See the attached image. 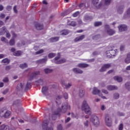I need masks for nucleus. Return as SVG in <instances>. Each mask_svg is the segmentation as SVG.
<instances>
[{"mask_svg":"<svg viewBox=\"0 0 130 130\" xmlns=\"http://www.w3.org/2000/svg\"><path fill=\"white\" fill-rule=\"evenodd\" d=\"M59 56L56 57L53 59L54 63H56V64H60L61 63H64V62H66V60L64 58L61 59L60 60H59Z\"/></svg>","mask_w":130,"mask_h":130,"instance_id":"nucleus-9","label":"nucleus"},{"mask_svg":"<svg viewBox=\"0 0 130 130\" xmlns=\"http://www.w3.org/2000/svg\"><path fill=\"white\" fill-rule=\"evenodd\" d=\"M73 86V83L72 82H69L68 84H66L65 89H70L71 87Z\"/></svg>","mask_w":130,"mask_h":130,"instance_id":"nucleus-40","label":"nucleus"},{"mask_svg":"<svg viewBox=\"0 0 130 130\" xmlns=\"http://www.w3.org/2000/svg\"><path fill=\"white\" fill-rule=\"evenodd\" d=\"M81 109L83 111H84L86 114L90 115L91 114V108H90V106L86 101H84L82 102Z\"/></svg>","mask_w":130,"mask_h":130,"instance_id":"nucleus-1","label":"nucleus"},{"mask_svg":"<svg viewBox=\"0 0 130 130\" xmlns=\"http://www.w3.org/2000/svg\"><path fill=\"white\" fill-rule=\"evenodd\" d=\"M114 80L119 82H122V78L119 76H115L114 77Z\"/></svg>","mask_w":130,"mask_h":130,"instance_id":"nucleus-33","label":"nucleus"},{"mask_svg":"<svg viewBox=\"0 0 130 130\" xmlns=\"http://www.w3.org/2000/svg\"><path fill=\"white\" fill-rule=\"evenodd\" d=\"M93 19V17L90 16L89 15H85L84 17V21H90V20H92Z\"/></svg>","mask_w":130,"mask_h":130,"instance_id":"nucleus-30","label":"nucleus"},{"mask_svg":"<svg viewBox=\"0 0 130 130\" xmlns=\"http://www.w3.org/2000/svg\"><path fill=\"white\" fill-rule=\"evenodd\" d=\"M84 38H85V35H81L79 37H77V38H76L75 39H74V41H75V42H78V41H81L83 40V39H84Z\"/></svg>","mask_w":130,"mask_h":130,"instance_id":"nucleus-20","label":"nucleus"},{"mask_svg":"<svg viewBox=\"0 0 130 130\" xmlns=\"http://www.w3.org/2000/svg\"><path fill=\"white\" fill-rule=\"evenodd\" d=\"M35 28L37 30H42L43 29L44 26L43 25L40 24V23H37L35 25Z\"/></svg>","mask_w":130,"mask_h":130,"instance_id":"nucleus-28","label":"nucleus"},{"mask_svg":"<svg viewBox=\"0 0 130 130\" xmlns=\"http://www.w3.org/2000/svg\"><path fill=\"white\" fill-rule=\"evenodd\" d=\"M42 92L44 95H47L48 94V88L47 86H44L42 88Z\"/></svg>","mask_w":130,"mask_h":130,"instance_id":"nucleus-18","label":"nucleus"},{"mask_svg":"<svg viewBox=\"0 0 130 130\" xmlns=\"http://www.w3.org/2000/svg\"><path fill=\"white\" fill-rule=\"evenodd\" d=\"M123 10H124V5H121L119 6L117 9V12L118 14H120V15H121L122 13H123Z\"/></svg>","mask_w":130,"mask_h":130,"instance_id":"nucleus-16","label":"nucleus"},{"mask_svg":"<svg viewBox=\"0 0 130 130\" xmlns=\"http://www.w3.org/2000/svg\"><path fill=\"white\" fill-rule=\"evenodd\" d=\"M22 54V52L21 51H15L13 53V55L15 56H20Z\"/></svg>","mask_w":130,"mask_h":130,"instance_id":"nucleus-36","label":"nucleus"},{"mask_svg":"<svg viewBox=\"0 0 130 130\" xmlns=\"http://www.w3.org/2000/svg\"><path fill=\"white\" fill-rule=\"evenodd\" d=\"M44 52V50L43 49H41L39 51H38L35 52V55H37L38 54H41V53H43Z\"/></svg>","mask_w":130,"mask_h":130,"instance_id":"nucleus-46","label":"nucleus"},{"mask_svg":"<svg viewBox=\"0 0 130 130\" xmlns=\"http://www.w3.org/2000/svg\"><path fill=\"white\" fill-rule=\"evenodd\" d=\"M55 56V53H50L48 54V57L49 58H52V57H54Z\"/></svg>","mask_w":130,"mask_h":130,"instance_id":"nucleus-49","label":"nucleus"},{"mask_svg":"<svg viewBox=\"0 0 130 130\" xmlns=\"http://www.w3.org/2000/svg\"><path fill=\"white\" fill-rule=\"evenodd\" d=\"M52 69H50L49 68H46L44 70L45 74H48L52 73Z\"/></svg>","mask_w":130,"mask_h":130,"instance_id":"nucleus-32","label":"nucleus"},{"mask_svg":"<svg viewBox=\"0 0 130 130\" xmlns=\"http://www.w3.org/2000/svg\"><path fill=\"white\" fill-rule=\"evenodd\" d=\"M61 84L62 85V86H66L67 85V83H66V80L64 79H61Z\"/></svg>","mask_w":130,"mask_h":130,"instance_id":"nucleus-52","label":"nucleus"},{"mask_svg":"<svg viewBox=\"0 0 130 130\" xmlns=\"http://www.w3.org/2000/svg\"><path fill=\"white\" fill-rule=\"evenodd\" d=\"M9 44L10 46H13V45H15V39H11L9 41Z\"/></svg>","mask_w":130,"mask_h":130,"instance_id":"nucleus-44","label":"nucleus"},{"mask_svg":"<svg viewBox=\"0 0 130 130\" xmlns=\"http://www.w3.org/2000/svg\"><path fill=\"white\" fill-rule=\"evenodd\" d=\"M27 67H28V65L26 63H22L20 65V68H21V69H25Z\"/></svg>","mask_w":130,"mask_h":130,"instance_id":"nucleus-47","label":"nucleus"},{"mask_svg":"<svg viewBox=\"0 0 130 130\" xmlns=\"http://www.w3.org/2000/svg\"><path fill=\"white\" fill-rule=\"evenodd\" d=\"M67 25H68L69 26H72V27H75L77 26V22L68 20L67 22Z\"/></svg>","mask_w":130,"mask_h":130,"instance_id":"nucleus-27","label":"nucleus"},{"mask_svg":"<svg viewBox=\"0 0 130 130\" xmlns=\"http://www.w3.org/2000/svg\"><path fill=\"white\" fill-rule=\"evenodd\" d=\"M107 89L108 91H113V90H117L118 87L115 85H109L107 86Z\"/></svg>","mask_w":130,"mask_h":130,"instance_id":"nucleus-14","label":"nucleus"},{"mask_svg":"<svg viewBox=\"0 0 130 130\" xmlns=\"http://www.w3.org/2000/svg\"><path fill=\"white\" fill-rule=\"evenodd\" d=\"M102 93H104V94H107L109 93L108 91H107V90L104 89H102Z\"/></svg>","mask_w":130,"mask_h":130,"instance_id":"nucleus-59","label":"nucleus"},{"mask_svg":"<svg viewBox=\"0 0 130 130\" xmlns=\"http://www.w3.org/2000/svg\"><path fill=\"white\" fill-rule=\"evenodd\" d=\"M106 54H107V56H109V57H111V56H115V54H116V51L113 49H110L106 52Z\"/></svg>","mask_w":130,"mask_h":130,"instance_id":"nucleus-10","label":"nucleus"},{"mask_svg":"<svg viewBox=\"0 0 130 130\" xmlns=\"http://www.w3.org/2000/svg\"><path fill=\"white\" fill-rule=\"evenodd\" d=\"M84 124L85 126H88L89 125V121L86 120L84 122Z\"/></svg>","mask_w":130,"mask_h":130,"instance_id":"nucleus-64","label":"nucleus"},{"mask_svg":"<svg viewBox=\"0 0 130 130\" xmlns=\"http://www.w3.org/2000/svg\"><path fill=\"white\" fill-rule=\"evenodd\" d=\"M79 95L81 98H83V97L85 95V90H84L83 88H80Z\"/></svg>","mask_w":130,"mask_h":130,"instance_id":"nucleus-21","label":"nucleus"},{"mask_svg":"<svg viewBox=\"0 0 130 130\" xmlns=\"http://www.w3.org/2000/svg\"><path fill=\"white\" fill-rule=\"evenodd\" d=\"M6 33V37L7 38H11V34L9 32V30H7Z\"/></svg>","mask_w":130,"mask_h":130,"instance_id":"nucleus-57","label":"nucleus"},{"mask_svg":"<svg viewBox=\"0 0 130 130\" xmlns=\"http://www.w3.org/2000/svg\"><path fill=\"white\" fill-rule=\"evenodd\" d=\"M92 4L97 9L101 8V6H102V3L99 2V0H92Z\"/></svg>","mask_w":130,"mask_h":130,"instance_id":"nucleus-11","label":"nucleus"},{"mask_svg":"<svg viewBox=\"0 0 130 130\" xmlns=\"http://www.w3.org/2000/svg\"><path fill=\"white\" fill-rule=\"evenodd\" d=\"M47 61V57H45L44 58L40 59L36 61V63L39 64H43V63H46V62Z\"/></svg>","mask_w":130,"mask_h":130,"instance_id":"nucleus-15","label":"nucleus"},{"mask_svg":"<svg viewBox=\"0 0 130 130\" xmlns=\"http://www.w3.org/2000/svg\"><path fill=\"white\" fill-rule=\"evenodd\" d=\"M58 114V112H56V113H54L52 115V119H53V120H55V119H56V115H57Z\"/></svg>","mask_w":130,"mask_h":130,"instance_id":"nucleus-45","label":"nucleus"},{"mask_svg":"<svg viewBox=\"0 0 130 130\" xmlns=\"http://www.w3.org/2000/svg\"><path fill=\"white\" fill-rule=\"evenodd\" d=\"M8 92H9V89L7 88L3 92V94H4V95H6V94H7V93H8Z\"/></svg>","mask_w":130,"mask_h":130,"instance_id":"nucleus-63","label":"nucleus"},{"mask_svg":"<svg viewBox=\"0 0 130 130\" xmlns=\"http://www.w3.org/2000/svg\"><path fill=\"white\" fill-rule=\"evenodd\" d=\"M59 38L56 37H53L49 39L50 42H56V41H58Z\"/></svg>","mask_w":130,"mask_h":130,"instance_id":"nucleus-29","label":"nucleus"},{"mask_svg":"<svg viewBox=\"0 0 130 130\" xmlns=\"http://www.w3.org/2000/svg\"><path fill=\"white\" fill-rule=\"evenodd\" d=\"M92 93L93 95H99L100 97H101L103 99H107L106 96H103V94L100 91V90L96 87H94L92 89Z\"/></svg>","mask_w":130,"mask_h":130,"instance_id":"nucleus-4","label":"nucleus"},{"mask_svg":"<svg viewBox=\"0 0 130 130\" xmlns=\"http://www.w3.org/2000/svg\"><path fill=\"white\" fill-rule=\"evenodd\" d=\"M68 109H71V106L69 105L67 102L63 103L61 106V112H62V113H66Z\"/></svg>","mask_w":130,"mask_h":130,"instance_id":"nucleus-5","label":"nucleus"},{"mask_svg":"<svg viewBox=\"0 0 130 130\" xmlns=\"http://www.w3.org/2000/svg\"><path fill=\"white\" fill-rule=\"evenodd\" d=\"M111 68V64L108 63L104 64L101 69L99 70L100 73H104V72H106L108 69H110Z\"/></svg>","mask_w":130,"mask_h":130,"instance_id":"nucleus-8","label":"nucleus"},{"mask_svg":"<svg viewBox=\"0 0 130 130\" xmlns=\"http://www.w3.org/2000/svg\"><path fill=\"white\" fill-rule=\"evenodd\" d=\"M35 78L34 74L32 73L29 76L28 79L29 81H32Z\"/></svg>","mask_w":130,"mask_h":130,"instance_id":"nucleus-48","label":"nucleus"},{"mask_svg":"<svg viewBox=\"0 0 130 130\" xmlns=\"http://www.w3.org/2000/svg\"><path fill=\"white\" fill-rule=\"evenodd\" d=\"M90 121L96 126H98L100 124L99 118L96 116H92L90 118Z\"/></svg>","mask_w":130,"mask_h":130,"instance_id":"nucleus-6","label":"nucleus"},{"mask_svg":"<svg viewBox=\"0 0 130 130\" xmlns=\"http://www.w3.org/2000/svg\"><path fill=\"white\" fill-rule=\"evenodd\" d=\"M32 74H34V75H35V77H36V76H38L40 75V71H36Z\"/></svg>","mask_w":130,"mask_h":130,"instance_id":"nucleus-56","label":"nucleus"},{"mask_svg":"<svg viewBox=\"0 0 130 130\" xmlns=\"http://www.w3.org/2000/svg\"><path fill=\"white\" fill-rule=\"evenodd\" d=\"M1 41L5 42V43H8V40L4 37L1 38Z\"/></svg>","mask_w":130,"mask_h":130,"instance_id":"nucleus-50","label":"nucleus"},{"mask_svg":"<svg viewBox=\"0 0 130 130\" xmlns=\"http://www.w3.org/2000/svg\"><path fill=\"white\" fill-rule=\"evenodd\" d=\"M70 33L68 30H63L60 32L59 35H68Z\"/></svg>","mask_w":130,"mask_h":130,"instance_id":"nucleus-31","label":"nucleus"},{"mask_svg":"<svg viewBox=\"0 0 130 130\" xmlns=\"http://www.w3.org/2000/svg\"><path fill=\"white\" fill-rule=\"evenodd\" d=\"M77 67L78 68H88V67H89V64H86L85 63H80L77 65Z\"/></svg>","mask_w":130,"mask_h":130,"instance_id":"nucleus-25","label":"nucleus"},{"mask_svg":"<svg viewBox=\"0 0 130 130\" xmlns=\"http://www.w3.org/2000/svg\"><path fill=\"white\" fill-rule=\"evenodd\" d=\"M99 38H100V36L99 35L94 36L93 37V39H94V40H97V39H99Z\"/></svg>","mask_w":130,"mask_h":130,"instance_id":"nucleus-58","label":"nucleus"},{"mask_svg":"<svg viewBox=\"0 0 130 130\" xmlns=\"http://www.w3.org/2000/svg\"><path fill=\"white\" fill-rule=\"evenodd\" d=\"M13 11H14V13H15L16 14H17V13H18V10H17V6H16L14 7Z\"/></svg>","mask_w":130,"mask_h":130,"instance_id":"nucleus-61","label":"nucleus"},{"mask_svg":"<svg viewBox=\"0 0 130 130\" xmlns=\"http://www.w3.org/2000/svg\"><path fill=\"white\" fill-rule=\"evenodd\" d=\"M57 130H62V125L59 124L57 126Z\"/></svg>","mask_w":130,"mask_h":130,"instance_id":"nucleus-53","label":"nucleus"},{"mask_svg":"<svg viewBox=\"0 0 130 130\" xmlns=\"http://www.w3.org/2000/svg\"><path fill=\"white\" fill-rule=\"evenodd\" d=\"M118 129L119 130H122L123 129V124L121 123L119 124V126H118Z\"/></svg>","mask_w":130,"mask_h":130,"instance_id":"nucleus-54","label":"nucleus"},{"mask_svg":"<svg viewBox=\"0 0 130 130\" xmlns=\"http://www.w3.org/2000/svg\"><path fill=\"white\" fill-rule=\"evenodd\" d=\"M12 113L8 109L3 108L0 112V116L3 118H9Z\"/></svg>","mask_w":130,"mask_h":130,"instance_id":"nucleus-2","label":"nucleus"},{"mask_svg":"<svg viewBox=\"0 0 130 130\" xmlns=\"http://www.w3.org/2000/svg\"><path fill=\"white\" fill-rule=\"evenodd\" d=\"M113 98L115 100H117V99H118L119 98V93L118 92H115L113 95Z\"/></svg>","mask_w":130,"mask_h":130,"instance_id":"nucleus-34","label":"nucleus"},{"mask_svg":"<svg viewBox=\"0 0 130 130\" xmlns=\"http://www.w3.org/2000/svg\"><path fill=\"white\" fill-rule=\"evenodd\" d=\"M105 31L106 32V31H107V30H109L110 29V26H109V25H108V24H106V25H105Z\"/></svg>","mask_w":130,"mask_h":130,"instance_id":"nucleus-51","label":"nucleus"},{"mask_svg":"<svg viewBox=\"0 0 130 130\" xmlns=\"http://www.w3.org/2000/svg\"><path fill=\"white\" fill-rule=\"evenodd\" d=\"M94 25L95 27H99V26L102 25V22L101 21H97L94 23Z\"/></svg>","mask_w":130,"mask_h":130,"instance_id":"nucleus-38","label":"nucleus"},{"mask_svg":"<svg viewBox=\"0 0 130 130\" xmlns=\"http://www.w3.org/2000/svg\"><path fill=\"white\" fill-rule=\"evenodd\" d=\"M105 122L107 126L110 127L112 124V120L110 115L106 114L105 115Z\"/></svg>","mask_w":130,"mask_h":130,"instance_id":"nucleus-3","label":"nucleus"},{"mask_svg":"<svg viewBox=\"0 0 130 130\" xmlns=\"http://www.w3.org/2000/svg\"><path fill=\"white\" fill-rule=\"evenodd\" d=\"M73 72H74V73H75V74H83L84 73L83 70L79 68H74L73 69Z\"/></svg>","mask_w":130,"mask_h":130,"instance_id":"nucleus-19","label":"nucleus"},{"mask_svg":"<svg viewBox=\"0 0 130 130\" xmlns=\"http://www.w3.org/2000/svg\"><path fill=\"white\" fill-rule=\"evenodd\" d=\"M79 7L80 9L86 10L89 6L88 5V4L81 3L79 5Z\"/></svg>","mask_w":130,"mask_h":130,"instance_id":"nucleus-23","label":"nucleus"},{"mask_svg":"<svg viewBox=\"0 0 130 130\" xmlns=\"http://www.w3.org/2000/svg\"><path fill=\"white\" fill-rule=\"evenodd\" d=\"M2 62L3 63H7V64H9L10 63V60L8 58H5L2 60Z\"/></svg>","mask_w":130,"mask_h":130,"instance_id":"nucleus-42","label":"nucleus"},{"mask_svg":"<svg viewBox=\"0 0 130 130\" xmlns=\"http://www.w3.org/2000/svg\"><path fill=\"white\" fill-rule=\"evenodd\" d=\"M79 15H80V12L77 11L76 12H75L74 14H73V17H78V16H79Z\"/></svg>","mask_w":130,"mask_h":130,"instance_id":"nucleus-55","label":"nucleus"},{"mask_svg":"<svg viewBox=\"0 0 130 130\" xmlns=\"http://www.w3.org/2000/svg\"><path fill=\"white\" fill-rule=\"evenodd\" d=\"M125 87L126 89H127V90H128V91H130V82H127L125 84Z\"/></svg>","mask_w":130,"mask_h":130,"instance_id":"nucleus-39","label":"nucleus"},{"mask_svg":"<svg viewBox=\"0 0 130 130\" xmlns=\"http://www.w3.org/2000/svg\"><path fill=\"white\" fill-rule=\"evenodd\" d=\"M31 82L28 81L25 87V90H29L31 86Z\"/></svg>","mask_w":130,"mask_h":130,"instance_id":"nucleus-35","label":"nucleus"},{"mask_svg":"<svg viewBox=\"0 0 130 130\" xmlns=\"http://www.w3.org/2000/svg\"><path fill=\"white\" fill-rule=\"evenodd\" d=\"M127 15H124V18L126 19L127 17H130V8H128L127 10Z\"/></svg>","mask_w":130,"mask_h":130,"instance_id":"nucleus-43","label":"nucleus"},{"mask_svg":"<svg viewBox=\"0 0 130 130\" xmlns=\"http://www.w3.org/2000/svg\"><path fill=\"white\" fill-rule=\"evenodd\" d=\"M119 32H124L127 30V26L125 24H120L118 27Z\"/></svg>","mask_w":130,"mask_h":130,"instance_id":"nucleus-12","label":"nucleus"},{"mask_svg":"<svg viewBox=\"0 0 130 130\" xmlns=\"http://www.w3.org/2000/svg\"><path fill=\"white\" fill-rule=\"evenodd\" d=\"M125 63H130V52L128 53L126 55V57L124 59Z\"/></svg>","mask_w":130,"mask_h":130,"instance_id":"nucleus-24","label":"nucleus"},{"mask_svg":"<svg viewBox=\"0 0 130 130\" xmlns=\"http://www.w3.org/2000/svg\"><path fill=\"white\" fill-rule=\"evenodd\" d=\"M21 104V101L20 100H17L13 102V105L18 106Z\"/></svg>","mask_w":130,"mask_h":130,"instance_id":"nucleus-37","label":"nucleus"},{"mask_svg":"<svg viewBox=\"0 0 130 130\" xmlns=\"http://www.w3.org/2000/svg\"><path fill=\"white\" fill-rule=\"evenodd\" d=\"M3 82L4 83H8L9 82V78L8 77H5L4 79H3Z\"/></svg>","mask_w":130,"mask_h":130,"instance_id":"nucleus-60","label":"nucleus"},{"mask_svg":"<svg viewBox=\"0 0 130 130\" xmlns=\"http://www.w3.org/2000/svg\"><path fill=\"white\" fill-rule=\"evenodd\" d=\"M112 0H103L104 3L106 6H109L111 3Z\"/></svg>","mask_w":130,"mask_h":130,"instance_id":"nucleus-41","label":"nucleus"},{"mask_svg":"<svg viewBox=\"0 0 130 130\" xmlns=\"http://www.w3.org/2000/svg\"><path fill=\"white\" fill-rule=\"evenodd\" d=\"M51 127H47L48 125V122H47V121H45L43 124H42V128L43 130H53V128L52 126H53V123H51Z\"/></svg>","mask_w":130,"mask_h":130,"instance_id":"nucleus-7","label":"nucleus"},{"mask_svg":"<svg viewBox=\"0 0 130 130\" xmlns=\"http://www.w3.org/2000/svg\"><path fill=\"white\" fill-rule=\"evenodd\" d=\"M24 86H25V84L24 83H20L18 84L16 87L17 91L21 92V91L23 90L24 89Z\"/></svg>","mask_w":130,"mask_h":130,"instance_id":"nucleus-13","label":"nucleus"},{"mask_svg":"<svg viewBox=\"0 0 130 130\" xmlns=\"http://www.w3.org/2000/svg\"><path fill=\"white\" fill-rule=\"evenodd\" d=\"M6 10L7 11H11V10H12V6H8L7 7H6Z\"/></svg>","mask_w":130,"mask_h":130,"instance_id":"nucleus-62","label":"nucleus"},{"mask_svg":"<svg viewBox=\"0 0 130 130\" xmlns=\"http://www.w3.org/2000/svg\"><path fill=\"white\" fill-rule=\"evenodd\" d=\"M43 84H44V81L42 79H40L36 81V85L38 86L43 85Z\"/></svg>","mask_w":130,"mask_h":130,"instance_id":"nucleus-26","label":"nucleus"},{"mask_svg":"<svg viewBox=\"0 0 130 130\" xmlns=\"http://www.w3.org/2000/svg\"><path fill=\"white\" fill-rule=\"evenodd\" d=\"M106 32L110 36H111L115 34V31H114V30L111 29V28H110L109 29H108V30L107 29V31H106Z\"/></svg>","mask_w":130,"mask_h":130,"instance_id":"nucleus-22","label":"nucleus"},{"mask_svg":"<svg viewBox=\"0 0 130 130\" xmlns=\"http://www.w3.org/2000/svg\"><path fill=\"white\" fill-rule=\"evenodd\" d=\"M7 31L6 26H3L2 28H0V36L1 35H5Z\"/></svg>","mask_w":130,"mask_h":130,"instance_id":"nucleus-17","label":"nucleus"}]
</instances>
